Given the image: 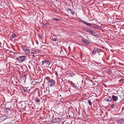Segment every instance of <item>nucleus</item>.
<instances>
[{"mask_svg":"<svg viewBox=\"0 0 124 124\" xmlns=\"http://www.w3.org/2000/svg\"><path fill=\"white\" fill-rule=\"evenodd\" d=\"M26 87L27 88V89L28 90H30V89H29V87Z\"/></svg>","mask_w":124,"mask_h":124,"instance_id":"nucleus-30","label":"nucleus"},{"mask_svg":"<svg viewBox=\"0 0 124 124\" xmlns=\"http://www.w3.org/2000/svg\"><path fill=\"white\" fill-rule=\"evenodd\" d=\"M39 37L41 38L43 37V36L41 35H39Z\"/></svg>","mask_w":124,"mask_h":124,"instance_id":"nucleus-28","label":"nucleus"},{"mask_svg":"<svg viewBox=\"0 0 124 124\" xmlns=\"http://www.w3.org/2000/svg\"><path fill=\"white\" fill-rule=\"evenodd\" d=\"M118 99L117 96L113 95L112 97V99L114 101H116Z\"/></svg>","mask_w":124,"mask_h":124,"instance_id":"nucleus-9","label":"nucleus"},{"mask_svg":"<svg viewBox=\"0 0 124 124\" xmlns=\"http://www.w3.org/2000/svg\"><path fill=\"white\" fill-rule=\"evenodd\" d=\"M105 100L106 101H112V99L111 97H109L105 99Z\"/></svg>","mask_w":124,"mask_h":124,"instance_id":"nucleus-14","label":"nucleus"},{"mask_svg":"<svg viewBox=\"0 0 124 124\" xmlns=\"http://www.w3.org/2000/svg\"><path fill=\"white\" fill-rule=\"evenodd\" d=\"M101 49L99 48H95L93 50L92 53L93 54H95L96 52H100L101 51Z\"/></svg>","mask_w":124,"mask_h":124,"instance_id":"nucleus-8","label":"nucleus"},{"mask_svg":"<svg viewBox=\"0 0 124 124\" xmlns=\"http://www.w3.org/2000/svg\"><path fill=\"white\" fill-rule=\"evenodd\" d=\"M118 124H124V119H121L118 121Z\"/></svg>","mask_w":124,"mask_h":124,"instance_id":"nucleus-10","label":"nucleus"},{"mask_svg":"<svg viewBox=\"0 0 124 124\" xmlns=\"http://www.w3.org/2000/svg\"><path fill=\"white\" fill-rule=\"evenodd\" d=\"M70 12L71 13V14L72 15H74L75 14V12L73 11L72 10H71Z\"/></svg>","mask_w":124,"mask_h":124,"instance_id":"nucleus-26","label":"nucleus"},{"mask_svg":"<svg viewBox=\"0 0 124 124\" xmlns=\"http://www.w3.org/2000/svg\"><path fill=\"white\" fill-rule=\"evenodd\" d=\"M17 59L19 62H21L26 60L27 58L25 56H19Z\"/></svg>","mask_w":124,"mask_h":124,"instance_id":"nucleus-2","label":"nucleus"},{"mask_svg":"<svg viewBox=\"0 0 124 124\" xmlns=\"http://www.w3.org/2000/svg\"><path fill=\"white\" fill-rule=\"evenodd\" d=\"M16 37V36L15 34H12L10 36V39H12L14 38H15Z\"/></svg>","mask_w":124,"mask_h":124,"instance_id":"nucleus-16","label":"nucleus"},{"mask_svg":"<svg viewBox=\"0 0 124 124\" xmlns=\"http://www.w3.org/2000/svg\"><path fill=\"white\" fill-rule=\"evenodd\" d=\"M9 108H6L4 109V110L6 111V110H8V112H9L10 113L9 115V114H8V115L10 117H11L12 116V112L10 111L9 110Z\"/></svg>","mask_w":124,"mask_h":124,"instance_id":"nucleus-6","label":"nucleus"},{"mask_svg":"<svg viewBox=\"0 0 124 124\" xmlns=\"http://www.w3.org/2000/svg\"><path fill=\"white\" fill-rule=\"evenodd\" d=\"M81 40L82 42L86 44H89V42L88 40L86 39H81Z\"/></svg>","mask_w":124,"mask_h":124,"instance_id":"nucleus-13","label":"nucleus"},{"mask_svg":"<svg viewBox=\"0 0 124 124\" xmlns=\"http://www.w3.org/2000/svg\"><path fill=\"white\" fill-rule=\"evenodd\" d=\"M57 37H55V36H53L52 37V40L54 41H56L57 40Z\"/></svg>","mask_w":124,"mask_h":124,"instance_id":"nucleus-15","label":"nucleus"},{"mask_svg":"<svg viewBox=\"0 0 124 124\" xmlns=\"http://www.w3.org/2000/svg\"><path fill=\"white\" fill-rule=\"evenodd\" d=\"M86 24L87 26H91V24L89 23H88L87 22H86Z\"/></svg>","mask_w":124,"mask_h":124,"instance_id":"nucleus-24","label":"nucleus"},{"mask_svg":"<svg viewBox=\"0 0 124 124\" xmlns=\"http://www.w3.org/2000/svg\"><path fill=\"white\" fill-rule=\"evenodd\" d=\"M83 30L87 32H89L91 34H92L93 33V32L92 31H91L90 29L86 27H84L83 28Z\"/></svg>","mask_w":124,"mask_h":124,"instance_id":"nucleus-4","label":"nucleus"},{"mask_svg":"<svg viewBox=\"0 0 124 124\" xmlns=\"http://www.w3.org/2000/svg\"><path fill=\"white\" fill-rule=\"evenodd\" d=\"M22 49L23 50L25 51L26 54H36L37 53V51L31 49H29L25 47H23Z\"/></svg>","mask_w":124,"mask_h":124,"instance_id":"nucleus-1","label":"nucleus"},{"mask_svg":"<svg viewBox=\"0 0 124 124\" xmlns=\"http://www.w3.org/2000/svg\"><path fill=\"white\" fill-rule=\"evenodd\" d=\"M88 103L89 105H91L92 104V102L90 100H88Z\"/></svg>","mask_w":124,"mask_h":124,"instance_id":"nucleus-22","label":"nucleus"},{"mask_svg":"<svg viewBox=\"0 0 124 124\" xmlns=\"http://www.w3.org/2000/svg\"><path fill=\"white\" fill-rule=\"evenodd\" d=\"M7 118V116L4 115L0 116V123L4 121Z\"/></svg>","mask_w":124,"mask_h":124,"instance_id":"nucleus-3","label":"nucleus"},{"mask_svg":"<svg viewBox=\"0 0 124 124\" xmlns=\"http://www.w3.org/2000/svg\"><path fill=\"white\" fill-rule=\"evenodd\" d=\"M55 83V81L53 79H51L49 80L48 81L47 83L48 85H54Z\"/></svg>","mask_w":124,"mask_h":124,"instance_id":"nucleus-5","label":"nucleus"},{"mask_svg":"<svg viewBox=\"0 0 124 124\" xmlns=\"http://www.w3.org/2000/svg\"><path fill=\"white\" fill-rule=\"evenodd\" d=\"M115 105V104H113L110 107L111 108L113 109Z\"/></svg>","mask_w":124,"mask_h":124,"instance_id":"nucleus-21","label":"nucleus"},{"mask_svg":"<svg viewBox=\"0 0 124 124\" xmlns=\"http://www.w3.org/2000/svg\"><path fill=\"white\" fill-rule=\"evenodd\" d=\"M60 121V119L59 118H57L53 120V122L54 123H59V122Z\"/></svg>","mask_w":124,"mask_h":124,"instance_id":"nucleus-12","label":"nucleus"},{"mask_svg":"<svg viewBox=\"0 0 124 124\" xmlns=\"http://www.w3.org/2000/svg\"><path fill=\"white\" fill-rule=\"evenodd\" d=\"M35 102L37 103L39 102L40 101L39 100V99H37L35 100Z\"/></svg>","mask_w":124,"mask_h":124,"instance_id":"nucleus-19","label":"nucleus"},{"mask_svg":"<svg viewBox=\"0 0 124 124\" xmlns=\"http://www.w3.org/2000/svg\"><path fill=\"white\" fill-rule=\"evenodd\" d=\"M45 63V60L42 62V64L43 65Z\"/></svg>","mask_w":124,"mask_h":124,"instance_id":"nucleus-27","label":"nucleus"},{"mask_svg":"<svg viewBox=\"0 0 124 124\" xmlns=\"http://www.w3.org/2000/svg\"><path fill=\"white\" fill-rule=\"evenodd\" d=\"M23 90H24V92H26V90H25V89H23Z\"/></svg>","mask_w":124,"mask_h":124,"instance_id":"nucleus-31","label":"nucleus"},{"mask_svg":"<svg viewBox=\"0 0 124 124\" xmlns=\"http://www.w3.org/2000/svg\"><path fill=\"white\" fill-rule=\"evenodd\" d=\"M68 11H70H70L71 10V9H70V8H68Z\"/></svg>","mask_w":124,"mask_h":124,"instance_id":"nucleus-29","label":"nucleus"},{"mask_svg":"<svg viewBox=\"0 0 124 124\" xmlns=\"http://www.w3.org/2000/svg\"><path fill=\"white\" fill-rule=\"evenodd\" d=\"M53 19L56 21H58L59 20V19L55 18H54Z\"/></svg>","mask_w":124,"mask_h":124,"instance_id":"nucleus-25","label":"nucleus"},{"mask_svg":"<svg viewBox=\"0 0 124 124\" xmlns=\"http://www.w3.org/2000/svg\"><path fill=\"white\" fill-rule=\"evenodd\" d=\"M76 90L78 89V88L76 86H72Z\"/></svg>","mask_w":124,"mask_h":124,"instance_id":"nucleus-20","label":"nucleus"},{"mask_svg":"<svg viewBox=\"0 0 124 124\" xmlns=\"http://www.w3.org/2000/svg\"><path fill=\"white\" fill-rule=\"evenodd\" d=\"M119 81L121 84V85H124V79H121Z\"/></svg>","mask_w":124,"mask_h":124,"instance_id":"nucleus-17","label":"nucleus"},{"mask_svg":"<svg viewBox=\"0 0 124 124\" xmlns=\"http://www.w3.org/2000/svg\"><path fill=\"white\" fill-rule=\"evenodd\" d=\"M46 91L47 90L48 91L49 90V88H48V86H47L46 87Z\"/></svg>","mask_w":124,"mask_h":124,"instance_id":"nucleus-23","label":"nucleus"},{"mask_svg":"<svg viewBox=\"0 0 124 124\" xmlns=\"http://www.w3.org/2000/svg\"><path fill=\"white\" fill-rule=\"evenodd\" d=\"M20 108L21 109H24L26 107V105L25 103H23L22 104L20 103L19 104Z\"/></svg>","mask_w":124,"mask_h":124,"instance_id":"nucleus-7","label":"nucleus"},{"mask_svg":"<svg viewBox=\"0 0 124 124\" xmlns=\"http://www.w3.org/2000/svg\"><path fill=\"white\" fill-rule=\"evenodd\" d=\"M44 63H45L46 65V66L47 67L49 66L50 64V63L49 61L48 60H45Z\"/></svg>","mask_w":124,"mask_h":124,"instance_id":"nucleus-11","label":"nucleus"},{"mask_svg":"<svg viewBox=\"0 0 124 124\" xmlns=\"http://www.w3.org/2000/svg\"><path fill=\"white\" fill-rule=\"evenodd\" d=\"M9 124L8 123H5V124Z\"/></svg>","mask_w":124,"mask_h":124,"instance_id":"nucleus-33","label":"nucleus"},{"mask_svg":"<svg viewBox=\"0 0 124 124\" xmlns=\"http://www.w3.org/2000/svg\"><path fill=\"white\" fill-rule=\"evenodd\" d=\"M43 86L44 88V89H45V87H44V86Z\"/></svg>","mask_w":124,"mask_h":124,"instance_id":"nucleus-32","label":"nucleus"},{"mask_svg":"<svg viewBox=\"0 0 124 124\" xmlns=\"http://www.w3.org/2000/svg\"><path fill=\"white\" fill-rule=\"evenodd\" d=\"M80 22L84 24H86V22L82 20H80Z\"/></svg>","mask_w":124,"mask_h":124,"instance_id":"nucleus-18","label":"nucleus"}]
</instances>
